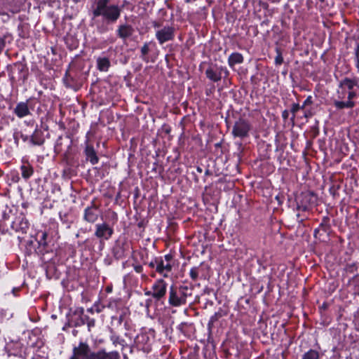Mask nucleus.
<instances>
[{
    "label": "nucleus",
    "mask_w": 359,
    "mask_h": 359,
    "mask_svg": "<svg viewBox=\"0 0 359 359\" xmlns=\"http://www.w3.org/2000/svg\"><path fill=\"white\" fill-rule=\"evenodd\" d=\"M121 11V7L109 4V0H97L93 8V19L102 17L107 24L115 23L120 18Z\"/></svg>",
    "instance_id": "obj_1"
},
{
    "label": "nucleus",
    "mask_w": 359,
    "mask_h": 359,
    "mask_svg": "<svg viewBox=\"0 0 359 359\" xmlns=\"http://www.w3.org/2000/svg\"><path fill=\"white\" fill-rule=\"evenodd\" d=\"M69 359H119V354L116 351L92 352L88 344L80 342L77 346L74 347L72 355Z\"/></svg>",
    "instance_id": "obj_2"
},
{
    "label": "nucleus",
    "mask_w": 359,
    "mask_h": 359,
    "mask_svg": "<svg viewBox=\"0 0 359 359\" xmlns=\"http://www.w3.org/2000/svg\"><path fill=\"white\" fill-rule=\"evenodd\" d=\"M191 294V289L187 285H171L169 288L168 304L174 307H180L187 304V298Z\"/></svg>",
    "instance_id": "obj_3"
},
{
    "label": "nucleus",
    "mask_w": 359,
    "mask_h": 359,
    "mask_svg": "<svg viewBox=\"0 0 359 359\" xmlns=\"http://www.w3.org/2000/svg\"><path fill=\"white\" fill-rule=\"evenodd\" d=\"M167 287V283L163 279L159 278L152 285L151 290L145 292V295L151 296L154 299L160 300L165 297Z\"/></svg>",
    "instance_id": "obj_4"
},
{
    "label": "nucleus",
    "mask_w": 359,
    "mask_h": 359,
    "mask_svg": "<svg viewBox=\"0 0 359 359\" xmlns=\"http://www.w3.org/2000/svg\"><path fill=\"white\" fill-rule=\"evenodd\" d=\"M250 128V124L248 121L240 119L235 123L232 130V134L234 137L243 138L248 135Z\"/></svg>",
    "instance_id": "obj_5"
},
{
    "label": "nucleus",
    "mask_w": 359,
    "mask_h": 359,
    "mask_svg": "<svg viewBox=\"0 0 359 359\" xmlns=\"http://www.w3.org/2000/svg\"><path fill=\"white\" fill-rule=\"evenodd\" d=\"M357 81L349 78H345L339 81V88L337 93L339 99H344L346 95V92L354 91V88L357 86Z\"/></svg>",
    "instance_id": "obj_6"
},
{
    "label": "nucleus",
    "mask_w": 359,
    "mask_h": 359,
    "mask_svg": "<svg viewBox=\"0 0 359 359\" xmlns=\"http://www.w3.org/2000/svg\"><path fill=\"white\" fill-rule=\"evenodd\" d=\"M174 28L171 26H165L156 32V37L160 44H163L174 38Z\"/></svg>",
    "instance_id": "obj_7"
},
{
    "label": "nucleus",
    "mask_w": 359,
    "mask_h": 359,
    "mask_svg": "<svg viewBox=\"0 0 359 359\" xmlns=\"http://www.w3.org/2000/svg\"><path fill=\"white\" fill-rule=\"evenodd\" d=\"M95 229V235L102 240H109L114 233V229L106 223L96 224Z\"/></svg>",
    "instance_id": "obj_8"
},
{
    "label": "nucleus",
    "mask_w": 359,
    "mask_h": 359,
    "mask_svg": "<svg viewBox=\"0 0 359 359\" xmlns=\"http://www.w3.org/2000/svg\"><path fill=\"white\" fill-rule=\"evenodd\" d=\"M313 195L309 193L302 194L297 199V209L299 210L306 211L308 210L310 204L313 203Z\"/></svg>",
    "instance_id": "obj_9"
},
{
    "label": "nucleus",
    "mask_w": 359,
    "mask_h": 359,
    "mask_svg": "<svg viewBox=\"0 0 359 359\" xmlns=\"http://www.w3.org/2000/svg\"><path fill=\"white\" fill-rule=\"evenodd\" d=\"M156 271L163 277L167 278L168 276V273L172 271V263H166L161 258L157 257V262H156Z\"/></svg>",
    "instance_id": "obj_10"
},
{
    "label": "nucleus",
    "mask_w": 359,
    "mask_h": 359,
    "mask_svg": "<svg viewBox=\"0 0 359 359\" xmlns=\"http://www.w3.org/2000/svg\"><path fill=\"white\" fill-rule=\"evenodd\" d=\"M133 33V27L126 23L119 25L116 30L117 36L123 40L130 37Z\"/></svg>",
    "instance_id": "obj_11"
},
{
    "label": "nucleus",
    "mask_w": 359,
    "mask_h": 359,
    "mask_svg": "<svg viewBox=\"0 0 359 359\" xmlns=\"http://www.w3.org/2000/svg\"><path fill=\"white\" fill-rule=\"evenodd\" d=\"M99 210L95 206L88 207L85 209L83 218L90 223H94L98 218Z\"/></svg>",
    "instance_id": "obj_12"
},
{
    "label": "nucleus",
    "mask_w": 359,
    "mask_h": 359,
    "mask_svg": "<svg viewBox=\"0 0 359 359\" xmlns=\"http://www.w3.org/2000/svg\"><path fill=\"white\" fill-rule=\"evenodd\" d=\"M15 114L19 118H23L29 114V109L27 102H20L15 108Z\"/></svg>",
    "instance_id": "obj_13"
},
{
    "label": "nucleus",
    "mask_w": 359,
    "mask_h": 359,
    "mask_svg": "<svg viewBox=\"0 0 359 359\" xmlns=\"http://www.w3.org/2000/svg\"><path fill=\"white\" fill-rule=\"evenodd\" d=\"M111 66V62L107 57H99L97 59V68L101 72H107Z\"/></svg>",
    "instance_id": "obj_14"
},
{
    "label": "nucleus",
    "mask_w": 359,
    "mask_h": 359,
    "mask_svg": "<svg viewBox=\"0 0 359 359\" xmlns=\"http://www.w3.org/2000/svg\"><path fill=\"white\" fill-rule=\"evenodd\" d=\"M85 154L87 159L95 165L98 163V157L97 156L96 152L92 146L88 145L85 149Z\"/></svg>",
    "instance_id": "obj_15"
},
{
    "label": "nucleus",
    "mask_w": 359,
    "mask_h": 359,
    "mask_svg": "<svg viewBox=\"0 0 359 359\" xmlns=\"http://www.w3.org/2000/svg\"><path fill=\"white\" fill-rule=\"evenodd\" d=\"M31 142L34 145H41L44 142V138L41 131L36 129L31 136Z\"/></svg>",
    "instance_id": "obj_16"
},
{
    "label": "nucleus",
    "mask_w": 359,
    "mask_h": 359,
    "mask_svg": "<svg viewBox=\"0 0 359 359\" xmlns=\"http://www.w3.org/2000/svg\"><path fill=\"white\" fill-rule=\"evenodd\" d=\"M206 76L211 81L214 82H217L221 80L222 76L221 73L217 69H214L212 67H210L205 71Z\"/></svg>",
    "instance_id": "obj_17"
},
{
    "label": "nucleus",
    "mask_w": 359,
    "mask_h": 359,
    "mask_svg": "<svg viewBox=\"0 0 359 359\" xmlns=\"http://www.w3.org/2000/svg\"><path fill=\"white\" fill-rule=\"evenodd\" d=\"M243 62V57L241 53H233L231 54L228 59L229 65L232 67L237 64H241Z\"/></svg>",
    "instance_id": "obj_18"
},
{
    "label": "nucleus",
    "mask_w": 359,
    "mask_h": 359,
    "mask_svg": "<svg viewBox=\"0 0 359 359\" xmlns=\"http://www.w3.org/2000/svg\"><path fill=\"white\" fill-rule=\"evenodd\" d=\"M334 104L337 109H342L344 108L351 109L355 106V102L353 101L336 100L334 101Z\"/></svg>",
    "instance_id": "obj_19"
},
{
    "label": "nucleus",
    "mask_w": 359,
    "mask_h": 359,
    "mask_svg": "<svg viewBox=\"0 0 359 359\" xmlns=\"http://www.w3.org/2000/svg\"><path fill=\"white\" fill-rule=\"evenodd\" d=\"M47 236L48 234L46 231H41L36 233L37 241L39 245L43 247L47 245Z\"/></svg>",
    "instance_id": "obj_20"
},
{
    "label": "nucleus",
    "mask_w": 359,
    "mask_h": 359,
    "mask_svg": "<svg viewBox=\"0 0 359 359\" xmlns=\"http://www.w3.org/2000/svg\"><path fill=\"white\" fill-rule=\"evenodd\" d=\"M319 353L313 349H310L302 355V359H319Z\"/></svg>",
    "instance_id": "obj_21"
},
{
    "label": "nucleus",
    "mask_w": 359,
    "mask_h": 359,
    "mask_svg": "<svg viewBox=\"0 0 359 359\" xmlns=\"http://www.w3.org/2000/svg\"><path fill=\"white\" fill-rule=\"evenodd\" d=\"M22 175L24 178L27 179L33 174V170L31 168L22 165L21 167Z\"/></svg>",
    "instance_id": "obj_22"
},
{
    "label": "nucleus",
    "mask_w": 359,
    "mask_h": 359,
    "mask_svg": "<svg viewBox=\"0 0 359 359\" xmlns=\"http://www.w3.org/2000/svg\"><path fill=\"white\" fill-rule=\"evenodd\" d=\"M137 340L138 343L147 344V343H149V337L147 334L142 333L137 335Z\"/></svg>",
    "instance_id": "obj_23"
},
{
    "label": "nucleus",
    "mask_w": 359,
    "mask_h": 359,
    "mask_svg": "<svg viewBox=\"0 0 359 359\" xmlns=\"http://www.w3.org/2000/svg\"><path fill=\"white\" fill-rule=\"evenodd\" d=\"M276 56L275 57V63L276 65H280L283 62L282 53H281L280 48H276Z\"/></svg>",
    "instance_id": "obj_24"
},
{
    "label": "nucleus",
    "mask_w": 359,
    "mask_h": 359,
    "mask_svg": "<svg viewBox=\"0 0 359 359\" xmlns=\"http://www.w3.org/2000/svg\"><path fill=\"white\" fill-rule=\"evenodd\" d=\"M198 269L197 267H193L191 269L189 275L193 280H196L198 276Z\"/></svg>",
    "instance_id": "obj_25"
},
{
    "label": "nucleus",
    "mask_w": 359,
    "mask_h": 359,
    "mask_svg": "<svg viewBox=\"0 0 359 359\" xmlns=\"http://www.w3.org/2000/svg\"><path fill=\"white\" fill-rule=\"evenodd\" d=\"M149 46L148 43H145L144 46L141 48V53H142V57L143 59L145 58V56L149 53Z\"/></svg>",
    "instance_id": "obj_26"
},
{
    "label": "nucleus",
    "mask_w": 359,
    "mask_h": 359,
    "mask_svg": "<svg viewBox=\"0 0 359 359\" xmlns=\"http://www.w3.org/2000/svg\"><path fill=\"white\" fill-rule=\"evenodd\" d=\"M158 258H161L166 263H171L172 259V256L171 255H165L163 257H158Z\"/></svg>",
    "instance_id": "obj_27"
},
{
    "label": "nucleus",
    "mask_w": 359,
    "mask_h": 359,
    "mask_svg": "<svg viewBox=\"0 0 359 359\" xmlns=\"http://www.w3.org/2000/svg\"><path fill=\"white\" fill-rule=\"evenodd\" d=\"M114 255L116 258H120L123 256V250L119 248L118 250L117 249V248H114Z\"/></svg>",
    "instance_id": "obj_28"
},
{
    "label": "nucleus",
    "mask_w": 359,
    "mask_h": 359,
    "mask_svg": "<svg viewBox=\"0 0 359 359\" xmlns=\"http://www.w3.org/2000/svg\"><path fill=\"white\" fill-rule=\"evenodd\" d=\"M313 102V100H312V97L311 96H308L307 98L304 100L302 106V108H304L307 105H309V104H311Z\"/></svg>",
    "instance_id": "obj_29"
},
{
    "label": "nucleus",
    "mask_w": 359,
    "mask_h": 359,
    "mask_svg": "<svg viewBox=\"0 0 359 359\" xmlns=\"http://www.w3.org/2000/svg\"><path fill=\"white\" fill-rule=\"evenodd\" d=\"M300 109H302V108L298 104H293L292 109H291V111L294 115Z\"/></svg>",
    "instance_id": "obj_30"
},
{
    "label": "nucleus",
    "mask_w": 359,
    "mask_h": 359,
    "mask_svg": "<svg viewBox=\"0 0 359 359\" xmlns=\"http://www.w3.org/2000/svg\"><path fill=\"white\" fill-rule=\"evenodd\" d=\"M355 96H356V92L355 90L351 91V92H348V96H347L348 100L347 101H353L352 100Z\"/></svg>",
    "instance_id": "obj_31"
},
{
    "label": "nucleus",
    "mask_w": 359,
    "mask_h": 359,
    "mask_svg": "<svg viewBox=\"0 0 359 359\" xmlns=\"http://www.w3.org/2000/svg\"><path fill=\"white\" fill-rule=\"evenodd\" d=\"M97 28L100 33H104L108 30L107 27L104 25L97 26Z\"/></svg>",
    "instance_id": "obj_32"
},
{
    "label": "nucleus",
    "mask_w": 359,
    "mask_h": 359,
    "mask_svg": "<svg viewBox=\"0 0 359 359\" xmlns=\"http://www.w3.org/2000/svg\"><path fill=\"white\" fill-rule=\"evenodd\" d=\"M156 262H157V257L154 258L152 261H151L149 263V267L156 269Z\"/></svg>",
    "instance_id": "obj_33"
},
{
    "label": "nucleus",
    "mask_w": 359,
    "mask_h": 359,
    "mask_svg": "<svg viewBox=\"0 0 359 359\" xmlns=\"http://www.w3.org/2000/svg\"><path fill=\"white\" fill-rule=\"evenodd\" d=\"M13 138H14V140H15V143L18 145V142H19L18 134V133H14Z\"/></svg>",
    "instance_id": "obj_34"
},
{
    "label": "nucleus",
    "mask_w": 359,
    "mask_h": 359,
    "mask_svg": "<svg viewBox=\"0 0 359 359\" xmlns=\"http://www.w3.org/2000/svg\"><path fill=\"white\" fill-rule=\"evenodd\" d=\"M355 56H359V43H357L355 48Z\"/></svg>",
    "instance_id": "obj_35"
},
{
    "label": "nucleus",
    "mask_w": 359,
    "mask_h": 359,
    "mask_svg": "<svg viewBox=\"0 0 359 359\" xmlns=\"http://www.w3.org/2000/svg\"><path fill=\"white\" fill-rule=\"evenodd\" d=\"M356 68L359 69V56H355Z\"/></svg>",
    "instance_id": "obj_36"
},
{
    "label": "nucleus",
    "mask_w": 359,
    "mask_h": 359,
    "mask_svg": "<svg viewBox=\"0 0 359 359\" xmlns=\"http://www.w3.org/2000/svg\"><path fill=\"white\" fill-rule=\"evenodd\" d=\"M153 26L155 28H158L159 27V24L157 22H153Z\"/></svg>",
    "instance_id": "obj_37"
},
{
    "label": "nucleus",
    "mask_w": 359,
    "mask_h": 359,
    "mask_svg": "<svg viewBox=\"0 0 359 359\" xmlns=\"http://www.w3.org/2000/svg\"><path fill=\"white\" fill-rule=\"evenodd\" d=\"M20 136H21V137L22 138V140H23L24 141H26V140H27V136H25V135H22V134L20 135Z\"/></svg>",
    "instance_id": "obj_38"
}]
</instances>
